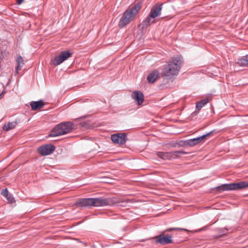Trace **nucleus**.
I'll use <instances>...</instances> for the list:
<instances>
[{
    "instance_id": "nucleus-27",
    "label": "nucleus",
    "mask_w": 248,
    "mask_h": 248,
    "mask_svg": "<svg viewBox=\"0 0 248 248\" xmlns=\"http://www.w3.org/2000/svg\"><path fill=\"white\" fill-rule=\"evenodd\" d=\"M1 194L5 198L9 196V193L7 188L3 189L1 192Z\"/></svg>"
},
{
    "instance_id": "nucleus-16",
    "label": "nucleus",
    "mask_w": 248,
    "mask_h": 248,
    "mask_svg": "<svg viewBox=\"0 0 248 248\" xmlns=\"http://www.w3.org/2000/svg\"><path fill=\"white\" fill-rule=\"evenodd\" d=\"M237 63L240 66H248V55L239 59Z\"/></svg>"
},
{
    "instance_id": "nucleus-21",
    "label": "nucleus",
    "mask_w": 248,
    "mask_h": 248,
    "mask_svg": "<svg viewBox=\"0 0 248 248\" xmlns=\"http://www.w3.org/2000/svg\"><path fill=\"white\" fill-rule=\"evenodd\" d=\"M64 61L63 60L62 57L60 54L52 60L53 64L56 66L61 64Z\"/></svg>"
},
{
    "instance_id": "nucleus-26",
    "label": "nucleus",
    "mask_w": 248,
    "mask_h": 248,
    "mask_svg": "<svg viewBox=\"0 0 248 248\" xmlns=\"http://www.w3.org/2000/svg\"><path fill=\"white\" fill-rule=\"evenodd\" d=\"M187 144H188V146H189V147H193L195 145H197V143L196 142L195 138L187 140Z\"/></svg>"
},
{
    "instance_id": "nucleus-25",
    "label": "nucleus",
    "mask_w": 248,
    "mask_h": 248,
    "mask_svg": "<svg viewBox=\"0 0 248 248\" xmlns=\"http://www.w3.org/2000/svg\"><path fill=\"white\" fill-rule=\"evenodd\" d=\"M172 231H183L186 232H188V230L184 229V228H168L166 229L165 232H171Z\"/></svg>"
},
{
    "instance_id": "nucleus-12",
    "label": "nucleus",
    "mask_w": 248,
    "mask_h": 248,
    "mask_svg": "<svg viewBox=\"0 0 248 248\" xmlns=\"http://www.w3.org/2000/svg\"><path fill=\"white\" fill-rule=\"evenodd\" d=\"M30 105L32 110H36L42 108L45 105V104L43 100H40L37 101L31 102L30 103Z\"/></svg>"
},
{
    "instance_id": "nucleus-17",
    "label": "nucleus",
    "mask_w": 248,
    "mask_h": 248,
    "mask_svg": "<svg viewBox=\"0 0 248 248\" xmlns=\"http://www.w3.org/2000/svg\"><path fill=\"white\" fill-rule=\"evenodd\" d=\"M213 131H211L205 135H203L201 137L195 138L197 145H198L201 143L204 142L206 140V138L212 134Z\"/></svg>"
},
{
    "instance_id": "nucleus-3",
    "label": "nucleus",
    "mask_w": 248,
    "mask_h": 248,
    "mask_svg": "<svg viewBox=\"0 0 248 248\" xmlns=\"http://www.w3.org/2000/svg\"><path fill=\"white\" fill-rule=\"evenodd\" d=\"M141 2L138 1L131 8L127 9L124 13L119 22V26L120 28L125 27L134 19L141 9Z\"/></svg>"
},
{
    "instance_id": "nucleus-19",
    "label": "nucleus",
    "mask_w": 248,
    "mask_h": 248,
    "mask_svg": "<svg viewBox=\"0 0 248 248\" xmlns=\"http://www.w3.org/2000/svg\"><path fill=\"white\" fill-rule=\"evenodd\" d=\"M217 188L219 189L221 191H227V190H232V184H223L220 186L217 187Z\"/></svg>"
},
{
    "instance_id": "nucleus-22",
    "label": "nucleus",
    "mask_w": 248,
    "mask_h": 248,
    "mask_svg": "<svg viewBox=\"0 0 248 248\" xmlns=\"http://www.w3.org/2000/svg\"><path fill=\"white\" fill-rule=\"evenodd\" d=\"M60 54L62 57V59L64 61L66 60L68 58L70 57L72 55V53H71L70 51L69 50L62 51L60 52Z\"/></svg>"
},
{
    "instance_id": "nucleus-31",
    "label": "nucleus",
    "mask_w": 248,
    "mask_h": 248,
    "mask_svg": "<svg viewBox=\"0 0 248 248\" xmlns=\"http://www.w3.org/2000/svg\"><path fill=\"white\" fill-rule=\"evenodd\" d=\"M121 206H124V205L123 204H120Z\"/></svg>"
},
{
    "instance_id": "nucleus-4",
    "label": "nucleus",
    "mask_w": 248,
    "mask_h": 248,
    "mask_svg": "<svg viewBox=\"0 0 248 248\" xmlns=\"http://www.w3.org/2000/svg\"><path fill=\"white\" fill-rule=\"evenodd\" d=\"M73 123L70 122L62 123L53 128L49 136L57 137L69 133L73 128Z\"/></svg>"
},
{
    "instance_id": "nucleus-28",
    "label": "nucleus",
    "mask_w": 248,
    "mask_h": 248,
    "mask_svg": "<svg viewBox=\"0 0 248 248\" xmlns=\"http://www.w3.org/2000/svg\"><path fill=\"white\" fill-rule=\"evenodd\" d=\"M7 200H8L10 202H12L14 200L12 195L9 194V196L6 197Z\"/></svg>"
},
{
    "instance_id": "nucleus-8",
    "label": "nucleus",
    "mask_w": 248,
    "mask_h": 248,
    "mask_svg": "<svg viewBox=\"0 0 248 248\" xmlns=\"http://www.w3.org/2000/svg\"><path fill=\"white\" fill-rule=\"evenodd\" d=\"M162 6L163 4H159V3L154 5L152 7L149 13L150 17H152L153 19H155L157 16H160L162 9Z\"/></svg>"
},
{
    "instance_id": "nucleus-24",
    "label": "nucleus",
    "mask_w": 248,
    "mask_h": 248,
    "mask_svg": "<svg viewBox=\"0 0 248 248\" xmlns=\"http://www.w3.org/2000/svg\"><path fill=\"white\" fill-rule=\"evenodd\" d=\"M176 144L179 147L188 146L187 140H180L176 143Z\"/></svg>"
},
{
    "instance_id": "nucleus-1",
    "label": "nucleus",
    "mask_w": 248,
    "mask_h": 248,
    "mask_svg": "<svg viewBox=\"0 0 248 248\" xmlns=\"http://www.w3.org/2000/svg\"><path fill=\"white\" fill-rule=\"evenodd\" d=\"M124 203L120 199L116 197L103 198L102 197L95 198H81L75 203L77 207H88L113 206L118 203Z\"/></svg>"
},
{
    "instance_id": "nucleus-15",
    "label": "nucleus",
    "mask_w": 248,
    "mask_h": 248,
    "mask_svg": "<svg viewBox=\"0 0 248 248\" xmlns=\"http://www.w3.org/2000/svg\"><path fill=\"white\" fill-rule=\"evenodd\" d=\"M157 155L164 160H170L172 158L171 152H158L157 153Z\"/></svg>"
},
{
    "instance_id": "nucleus-5",
    "label": "nucleus",
    "mask_w": 248,
    "mask_h": 248,
    "mask_svg": "<svg viewBox=\"0 0 248 248\" xmlns=\"http://www.w3.org/2000/svg\"><path fill=\"white\" fill-rule=\"evenodd\" d=\"M111 139L114 143L124 145L127 140V135L125 133L114 134L111 135Z\"/></svg>"
},
{
    "instance_id": "nucleus-29",
    "label": "nucleus",
    "mask_w": 248,
    "mask_h": 248,
    "mask_svg": "<svg viewBox=\"0 0 248 248\" xmlns=\"http://www.w3.org/2000/svg\"><path fill=\"white\" fill-rule=\"evenodd\" d=\"M16 0V3L18 5H20L21 4L23 1L24 0Z\"/></svg>"
},
{
    "instance_id": "nucleus-30",
    "label": "nucleus",
    "mask_w": 248,
    "mask_h": 248,
    "mask_svg": "<svg viewBox=\"0 0 248 248\" xmlns=\"http://www.w3.org/2000/svg\"><path fill=\"white\" fill-rule=\"evenodd\" d=\"M4 91H3L2 92V93L0 94V100L2 98V94H3V93H4Z\"/></svg>"
},
{
    "instance_id": "nucleus-9",
    "label": "nucleus",
    "mask_w": 248,
    "mask_h": 248,
    "mask_svg": "<svg viewBox=\"0 0 248 248\" xmlns=\"http://www.w3.org/2000/svg\"><path fill=\"white\" fill-rule=\"evenodd\" d=\"M132 97L139 105H140L144 101V95L142 92L139 91L134 92L132 94Z\"/></svg>"
},
{
    "instance_id": "nucleus-2",
    "label": "nucleus",
    "mask_w": 248,
    "mask_h": 248,
    "mask_svg": "<svg viewBox=\"0 0 248 248\" xmlns=\"http://www.w3.org/2000/svg\"><path fill=\"white\" fill-rule=\"evenodd\" d=\"M182 58L179 56L175 57L172 61L170 62L167 64L165 65L161 74L162 76L170 78L176 75L182 64Z\"/></svg>"
},
{
    "instance_id": "nucleus-13",
    "label": "nucleus",
    "mask_w": 248,
    "mask_h": 248,
    "mask_svg": "<svg viewBox=\"0 0 248 248\" xmlns=\"http://www.w3.org/2000/svg\"><path fill=\"white\" fill-rule=\"evenodd\" d=\"M16 61L17 63V65L16 68V74L18 73V71L20 70L24 64V60L23 58L19 55L16 56Z\"/></svg>"
},
{
    "instance_id": "nucleus-10",
    "label": "nucleus",
    "mask_w": 248,
    "mask_h": 248,
    "mask_svg": "<svg viewBox=\"0 0 248 248\" xmlns=\"http://www.w3.org/2000/svg\"><path fill=\"white\" fill-rule=\"evenodd\" d=\"M159 78V72L157 70L152 71L147 76V79L149 83H154Z\"/></svg>"
},
{
    "instance_id": "nucleus-7",
    "label": "nucleus",
    "mask_w": 248,
    "mask_h": 248,
    "mask_svg": "<svg viewBox=\"0 0 248 248\" xmlns=\"http://www.w3.org/2000/svg\"><path fill=\"white\" fill-rule=\"evenodd\" d=\"M172 236L171 235H165L161 234L155 237L156 242L162 245L169 244L172 243Z\"/></svg>"
},
{
    "instance_id": "nucleus-14",
    "label": "nucleus",
    "mask_w": 248,
    "mask_h": 248,
    "mask_svg": "<svg viewBox=\"0 0 248 248\" xmlns=\"http://www.w3.org/2000/svg\"><path fill=\"white\" fill-rule=\"evenodd\" d=\"M155 20L153 19L152 17H150V15L149 14L148 16L142 21L141 24V28H147L152 23H154Z\"/></svg>"
},
{
    "instance_id": "nucleus-18",
    "label": "nucleus",
    "mask_w": 248,
    "mask_h": 248,
    "mask_svg": "<svg viewBox=\"0 0 248 248\" xmlns=\"http://www.w3.org/2000/svg\"><path fill=\"white\" fill-rule=\"evenodd\" d=\"M16 124L17 123L16 122H12L8 124H5L3 125L2 128L4 130L7 131L14 128Z\"/></svg>"
},
{
    "instance_id": "nucleus-23",
    "label": "nucleus",
    "mask_w": 248,
    "mask_h": 248,
    "mask_svg": "<svg viewBox=\"0 0 248 248\" xmlns=\"http://www.w3.org/2000/svg\"><path fill=\"white\" fill-rule=\"evenodd\" d=\"M172 158H174L176 157H179L181 155H186L187 154V152H186L183 150L180 151H175L171 152Z\"/></svg>"
},
{
    "instance_id": "nucleus-6",
    "label": "nucleus",
    "mask_w": 248,
    "mask_h": 248,
    "mask_svg": "<svg viewBox=\"0 0 248 248\" xmlns=\"http://www.w3.org/2000/svg\"><path fill=\"white\" fill-rule=\"evenodd\" d=\"M55 149V146L52 144H46L39 147L38 152L42 155L45 156L52 154Z\"/></svg>"
},
{
    "instance_id": "nucleus-20",
    "label": "nucleus",
    "mask_w": 248,
    "mask_h": 248,
    "mask_svg": "<svg viewBox=\"0 0 248 248\" xmlns=\"http://www.w3.org/2000/svg\"><path fill=\"white\" fill-rule=\"evenodd\" d=\"M209 101L208 98H206L204 99L200 100L196 104V109L199 111L205 105H206Z\"/></svg>"
},
{
    "instance_id": "nucleus-11",
    "label": "nucleus",
    "mask_w": 248,
    "mask_h": 248,
    "mask_svg": "<svg viewBox=\"0 0 248 248\" xmlns=\"http://www.w3.org/2000/svg\"><path fill=\"white\" fill-rule=\"evenodd\" d=\"M232 184L233 190H239L248 187V181H240Z\"/></svg>"
}]
</instances>
